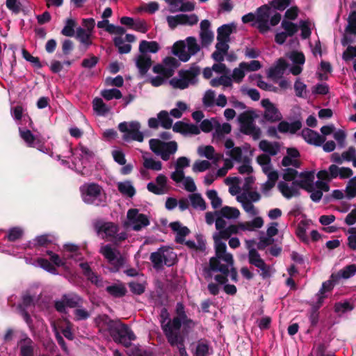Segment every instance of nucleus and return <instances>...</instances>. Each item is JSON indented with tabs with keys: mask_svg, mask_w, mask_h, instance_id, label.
Returning a JSON list of instances; mask_svg holds the SVG:
<instances>
[{
	"mask_svg": "<svg viewBox=\"0 0 356 356\" xmlns=\"http://www.w3.org/2000/svg\"><path fill=\"white\" fill-rule=\"evenodd\" d=\"M264 220L261 217H256L250 221L241 222L237 225H232L213 234L216 254L210 259V269L208 275L213 276V271H220L227 274L229 268L234 264L233 256L227 252V245L222 239H227L232 234H239L241 231L253 232L261 228Z\"/></svg>",
	"mask_w": 356,
	"mask_h": 356,
	"instance_id": "1",
	"label": "nucleus"
},
{
	"mask_svg": "<svg viewBox=\"0 0 356 356\" xmlns=\"http://www.w3.org/2000/svg\"><path fill=\"white\" fill-rule=\"evenodd\" d=\"M110 336L115 343H120L128 348L127 354L129 356H152L150 353L132 346L131 341L135 340L136 336L129 327L120 321L117 322Z\"/></svg>",
	"mask_w": 356,
	"mask_h": 356,
	"instance_id": "2",
	"label": "nucleus"
},
{
	"mask_svg": "<svg viewBox=\"0 0 356 356\" xmlns=\"http://www.w3.org/2000/svg\"><path fill=\"white\" fill-rule=\"evenodd\" d=\"M177 316L172 319L171 323L164 324V334L166 338H168L172 342L176 339V333L181 331L188 334V332L195 326L193 321L188 318L185 313L184 307L182 303L178 302L176 305Z\"/></svg>",
	"mask_w": 356,
	"mask_h": 356,
	"instance_id": "3",
	"label": "nucleus"
},
{
	"mask_svg": "<svg viewBox=\"0 0 356 356\" xmlns=\"http://www.w3.org/2000/svg\"><path fill=\"white\" fill-rule=\"evenodd\" d=\"M315 172L314 171L301 173L295 180L297 186L310 193L311 199L316 202H319L323 196V192L328 191V184L319 179L314 182Z\"/></svg>",
	"mask_w": 356,
	"mask_h": 356,
	"instance_id": "4",
	"label": "nucleus"
},
{
	"mask_svg": "<svg viewBox=\"0 0 356 356\" xmlns=\"http://www.w3.org/2000/svg\"><path fill=\"white\" fill-rule=\"evenodd\" d=\"M161 49L160 44L156 41L141 40L138 50L140 54L136 58V65L141 75H145L152 66V58L148 54H156Z\"/></svg>",
	"mask_w": 356,
	"mask_h": 356,
	"instance_id": "5",
	"label": "nucleus"
},
{
	"mask_svg": "<svg viewBox=\"0 0 356 356\" xmlns=\"http://www.w3.org/2000/svg\"><path fill=\"white\" fill-rule=\"evenodd\" d=\"M200 50V46L194 37H188L185 40L177 41L172 47V53L183 62L188 61Z\"/></svg>",
	"mask_w": 356,
	"mask_h": 356,
	"instance_id": "6",
	"label": "nucleus"
},
{
	"mask_svg": "<svg viewBox=\"0 0 356 356\" xmlns=\"http://www.w3.org/2000/svg\"><path fill=\"white\" fill-rule=\"evenodd\" d=\"M83 201L88 204L96 206L104 204L106 202V195L103 188L95 183H86L80 187Z\"/></svg>",
	"mask_w": 356,
	"mask_h": 356,
	"instance_id": "7",
	"label": "nucleus"
},
{
	"mask_svg": "<svg viewBox=\"0 0 356 356\" xmlns=\"http://www.w3.org/2000/svg\"><path fill=\"white\" fill-rule=\"evenodd\" d=\"M95 158V153L86 147L80 145L73 153L72 164L74 170L82 175L88 174V163Z\"/></svg>",
	"mask_w": 356,
	"mask_h": 356,
	"instance_id": "8",
	"label": "nucleus"
},
{
	"mask_svg": "<svg viewBox=\"0 0 356 356\" xmlns=\"http://www.w3.org/2000/svg\"><path fill=\"white\" fill-rule=\"evenodd\" d=\"M224 145L225 154L229 156L227 159H230L232 163L233 161L241 163L248 161V159L252 156L250 146L248 144L241 147H236L232 139L227 138L225 140Z\"/></svg>",
	"mask_w": 356,
	"mask_h": 356,
	"instance_id": "9",
	"label": "nucleus"
},
{
	"mask_svg": "<svg viewBox=\"0 0 356 356\" xmlns=\"http://www.w3.org/2000/svg\"><path fill=\"white\" fill-rule=\"evenodd\" d=\"M234 266V264H232ZM210 269V266L205 269V278L207 280L209 279H213L217 283L219 284L224 285V291L229 295H234L236 293V288L233 284H226V282L227 281V277L230 275V277L232 281L237 282V272L236 269L232 267L229 268V271L227 274L224 275L220 271H213V276L208 275V271Z\"/></svg>",
	"mask_w": 356,
	"mask_h": 356,
	"instance_id": "10",
	"label": "nucleus"
},
{
	"mask_svg": "<svg viewBox=\"0 0 356 356\" xmlns=\"http://www.w3.org/2000/svg\"><path fill=\"white\" fill-rule=\"evenodd\" d=\"M47 254L49 257L51 263L58 267H65L68 258L73 259L76 261H79L81 259L79 247L72 243L64 245V254L62 258L52 251H47Z\"/></svg>",
	"mask_w": 356,
	"mask_h": 356,
	"instance_id": "11",
	"label": "nucleus"
},
{
	"mask_svg": "<svg viewBox=\"0 0 356 356\" xmlns=\"http://www.w3.org/2000/svg\"><path fill=\"white\" fill-rule=\"evenodd\" d=\"M140 124L137 121L123 122L119 124L118 129L123 133L122 139L126 142L136 140L143 142V134L140 131Z\"/></svg>",
	"mask_w": 356,
	"mask_h": 356,
	"instance_id": "12",
	"label": "nucleus"
},
{
	"mask_svg": "<svg viewBox=\"0 0 356 356\" xmlns=\"http://www.w3.org/2000/svg\"><path fill=\"white\" fill-rule=\"evenodd\" d=\"M149 147L152 152L156 155L160 156L164 161L170 159L171 155L174 154L177 150V144L175 141L163 142L159 139H151L149 140Z\"/></svg>",
	"mask_w": 356,
	"mask_h": 356,
	"instance_id": "13",
	"label": "nucleus"
},
{
	"mask_svg": "<svg viewBox=\"0 0 356 356\" xmlns=\"http://www.w3.org/2000/svg\"><path fill=\"white\" fill-rule=\"evenodd\" d=\"M177 259V254L170 248H161L156 252H152L150 260L154 268H159L163 265L172 266Z\"/></svg>",
	"mask_w": 356,
	"mask_h": 356,
	"instance_id": "14",
	"label": "nucleus"
},
{
	"mask_svg": "<svg viewBox=\"0 0 356 356\" xmlns=\"http://www.w3.org/2000/svg\"><path fill=\"white\" fill-rule=\"evenodd\" d=\"M99 252L104 257L108 264L112 266L111 270L117 272L124 264L125 259L120 252L111 245H102Z\"/></svg>",
	"mask_w": 356,
	"mask_h": 356,
	"instance_id": "15",
	"label": "nucleus"
},
{
	"mask_svg": "<svg viewBox=\"0 0 356 356\" xmlns=\"http://www.w3.org/2000/svg\"><path fill=\"white\" fill-rule=\"evenodd\" d=\"M353 175V170L349 168L339 167L334 164L331 165L328 170H320L317 173L318 179L325 181L327 184L333 179H347Z\"/></svg>",
	"mask_w": 356,
	"mask_h": 356,
	"instance_id": "16",
	"label": "nucleus"
},
{
	"mask_svg": "<svg viewBox=\"0 0 356 356\" xmlns=\"http://www.w3.org/2000/svg\"><path fill=\"white\" fill-rule=\"evenodd\" d=\"M149 224L147 216L139 213L136 209H131L127 211V220L124 223L127 227H130L136 231L147 227Z\"/></svg>",
	"mask_w": 356,
	"mask_h": 356,
	"instance_id": "17",
	"label": "nucleus"
},
{
	"mask_svg": "<svg viewBox=\"0 0 356 356\" xmlns=\"http://www.w3.org/2000/svg\"><path fill=\"white\" fill-rule=\"evenodd\" d=\"M240 123V130L246 135H249L254 140H257L261 136V129L257 127L253 118L247 113H242L238 116Z\"/></svg>",
	"mask_w": 356,
	"mask_h": 356,
	"instance_id": "18",
	"label": "nucleus"
},
{
	"mask_svg": "<svg viewBox=\"0 0 356 356\" xmlns=\"http://www.w3.org/2000/svg\"><path fill=\"white\" fill-rule=\"evenodd\" d=\"M196 76L197 74L193 70L181 71L179 76L172 79L170 83L173 88L183 90L195 83Z\"/></svg>",
	"mask_w": 356,
	"mask_h": 356,
	"instance_id": "19",
	"label": "nucleus"
},
{
	"mask_svg": "<svg viewBox=\"0 0 356 356\" xmlns=\"http://www.w3.org/2000/svg\"><path fill=\"white\" fill-rule=\"evenodd\" d=\"M169 27L174 29L178 25L193 26L197 23L198 17L195 14L191 15H177L176 16H168L166 18Z\"/></svg>",
	"mask_w": 356,
	"mask_h": 356,
	"instance_id": "20",
	"label": "nucleus"
},
{
	"mask_svg": "<svg viewBox=\"0 0 356 356\" xmlns=\"http://www.w3.org/2000/svg\"><path fill=\"white\" fill-rule=\"evenodd\" d=\"M179 62L174 57H166L163 63L154 66L153 71L155 73L163 74L165 77L171 76L175 70L178 67Z\"/></svg>",
	"mask_w": 356,
	"mask_h": 356,
	"instance_id": "21",
	"label": "nucleus"
},
{
	"mask_svg": "<svg viewBox=\"0 0 356 356\" xmlns=\"http://www.w3.org/2000/svg\"><path fill=\"white\" fill-rule=\"evenodd\" d=\"M272 14V9L268 6H263L257 9L256 22L261 32L265 33L269 30V19Z\"/></svg>",
	"mask_w": 356,
	"mask_h": 356,
	"instance_id": "22",
	"label": "nucleus"
},
{
	"mask_svg": "<svg viewBox=\"0 0 356 356\" xmlns=\"http://www.w3.org/2000/svg\"><path fill=\"white\" fill-rule=\"evenodd\" d=\"M261 104L265 108L264 118L266 120L270 122H276L282 119V114L275 104H273L268 99H262Z\"/></svg>",
	"mask_w": 356,
	"mask_h": 356,
	"instance_id": "23",
	"label": "nucleus"
},
{
	"mask_svg": "<svg viewBox=\"0 0 356 356\" xmlns=\"http://www.w3.org/2000/svg\"><path fill=\"white\" fill-rule=\"evenodd\" d=\"M249 261L251 264L254 265L261 270V275L264 277L270 275V268L261 259L259 254L254 249H251L249 251Z\"/></svg>",
	"mask_w": 356,
	"mask_h": 356,
	"instance_id": "24",
	"label": "nucleus"
},
{
	"mask_svg": "<svg viewBox=\"0 0 356 356\" xmlns=\"http://www.w3.org/2000/svg\"><path fill=\"white\" fill-rule=\"evenodd\" d=\"M171 13L190 12L195 9L194 3L188 0H165Z\"/></svg>",
	"mask_w": 356,
	"mask_h": 356,
	"instance_id": "25",
	"label": "nucleus"
},
{
	"mask_svg": "<svg viewBox=\"0 0 356 356\" xmlns=\"http://www.w3.org/2000/svg\"><path fill=\"white\" fill-rule=\"evenodd\" d=\"M147 188L149 191L156 195L165 193L168 189L166 177L162 174L159 175L156 179V183H148Z\"/></svg>",
	"mask_w": 356,
	"mask_h": 356,
	"instance_id": "26",
	"label": "nucleus"
},
{
	"mask_svg": "<svg viewBox=\"0 0 356 356\" xmlns=\"http://www.w3.org/2000/svg\"><path fill=\"white\" fill-rule=\"evenodd\" d=\"M118 321H112L106 315H101L96 318L95 322L100 332L105 335H110Z\"/></svg>",
	"mask_w": 356,
	"mask_h": 356,
	"instance_id": "27",
	"label": "nucleus"
},
{
	"mask_svg": "<svg viewBox=\"0 0 356 356\" xmlns=\"http://www.w3.org/2000/svg\"><path fill=\"white\" fill-rule=\"evenodd\" d=\"M277 187L282 195L287 199L298 196L299 194V188L295 181L291 183L289 181H280Z\"/></svg>",
	"mask_w": 356,
	"mask_h": 356,
	"instance_id": "28",
	"label": "nucleus"
},
{
	"mask_svg": "<svg viewBox=\"0 0 356 356\" xmlns=\"http://www.w3.org/2000/svg\"><path fill=\"white\" fill-rule=\"evenodd\" d=\"M301 134L303 139L307 143L316 146H321L325 140L323 136L308 128L302 129Z\"/></svg>",
	"mask_w": 356,
	"mask_h": 356,
	"instance_id": "29",
	"label": "nucleus"
},
{
	"mask_svg": "<svg viewBox=\"0 0 356 356\" xmlns=\"http://www.w3.org/2000/svg\"><path fill=\"white\" fill-rule=\"evenodd\" d=\"M289 58L296 64L290 68V72L293 75H298L302 71V65L305 63V56L302 53L298 51H292L289 54Z\"/></svg>",
	"mask_w": 356,
	"mask_h": 356,
	"instance_id": "30",
	"label": "nucleus"
},
{
	"mask_svg": "<svg viewBox=\"0 0 356 356\" xmlns=\"http://www.w3.org/2000/svg\"><path fill=\"white\" fill-rule=\"evenodd\" d=\"M79 266L81 268L83 275L87 277L91 283L95 284L98 287L103 286V280L100 276L94 273L87 262H81Z\"/></svg>",
	"mask_w": 356,
	"mask_h": 356,
	"instance_id": "31",
	"label": "nucleus"
},
{
	"mask_svg": "<svg viewBox=\"0 0 356 356\" xmlns=\"http://www.w3.org/2000/svg\"><path fill=\"white\" fill-rule=\"evenodd\" d=\"M190 165V160L185 157H179L175 163V171L171 174V179L175 182H178L183 178L184 169L188 167Z\"/></svg>",
	"mask_w": 356,
	"mask_h": 356,
	"instance_id": "32",
	"label": "nucleus"
},
{
	"mask_svg": "<svg viewBox=\"0 0 356 356\" xmlns=\"http://www.w3.org/2000/svg\"><path fill=\"white\" fill-rule=\"evenodd\" d=\"M277 227L278 224L275 222H271L268 225L266 231L267 236L261 238L258 243V248L259 249H263L273 242V239L272 238L277 235L278 232Z\"/></svg>",
	"mask_w": 356,
	"mask_h": 356,
	"instance_id": "33",
	"label": "nucleus"
},
{
	"mask_svg": "<svg viewBox=\"0 0 356 356\" xmlns=\"http://www.w3.org/2000/svg\"><path fill=\"white\" fill-rule=\"evenodd\" d=\"M356 274V264H350L337 273L332 274L331 277L334 281H339L341 279L347 280L353 277Z\"/></svg>",
	"mask_w": 356,
	"mask_h": 356,
	"instance_id": "34",
	"label": "nucleus"
},
{
	"mask_svg": "<svg viewBox=\"0 0 356 356\" xmlns=\"http://www.w3.org/2000/svg\"><path fill=\"white\" fill-rule=\"evenodd\" d=\"M286 67L287 63L286 60L280 58L274 66L268 70V76L273 79H279L284 74Z\"/></svg>",
	"mask_w": 356,
	"mask_h": 356,
	"instance_id": "35",
	"label": "nucleus"
},
{
	"mask_svg": "<svg viewBox=\"0 0 356 356\" xmlns=\"http://www.w3.org/2000/svg\"><path fill=\"white\" fill-rule=\"evenodd\" d=\"M197 152L200 156L205 157L213 162H217L222 157L221 154L216 153L215 149L211 145L200 146L197 149Z\"/></svg>",
	"mask_w": 356,
	"mask_h": 356,
	"instance_id": "36",
	"label": "nucleus"
},
{
	"mask_svg": "<svg viewBox=\"0 0 356 356\" xmlns=\"http://www.w3.org/2000/svg\"><path fill=\"white\" fill-rule=\"evenodd\" d=\"M170 228L172 231L176 234L175 239L178 243H183L184 241L185 237L189 234V229L183 226L179 222H174L170 224Z\"/></svg>",
	"mask_w": 356,
	"mask_h": 356,
	"instance_id": "37",
	"label": "nucleus"
},
{
	"mask_svg": "<svg viewBox=\"0 0 356 356\" xmlns=\"http://www.w3.org/2000/svg\"><path fill=\"white\" fill-rule=\"evenodd\" d=\"M21 356H33L35 343L29 337H25L19 342Z\"/></svg>",
	"mask_w": 356,
	"mask_h": 356,
	"instance_id": "38",
	"label": "nucleus"
},
{
	"mask_svg": "<svg viewBox=\"0 0 356 356\" xmlns=\"http://www.w3.org/2000/svg\"><path fill=\"white\" fill-rule=\"evenodd\" d=\"M20 137L24 140L29 147H40V140L37 136H34L31 131L28 129H19Z\"/></svg>",
	"mask_w": 356,
	"mask_h": 356,
	"instance_id": "39",
	"label": "nucleus"
},
{
	"mask_svg": "<svg viewBox=\"0 0 356 356\" xmlns=\"http://www.w3.org/2000/svg\"><path fill=\"white\" fill-rule=\"evenodd\" d=\"M257 161L259 165L261 166L262 170L266 176H269L271 174H278L277 171L273 169L268 155H259L257 156Z\"/></svg>",
	"mask_w": 356,
	"mask_h": 356,
	"instance_id": "40",
	"label": "nucleus"
},
{
	"mask_svg": "<svg viewBox=\"0 0 356 356\" xmlns=\"http://www.w3.org/2000/svg\"><path fill=\"white\" fill-rule=\"evenodd\" d=\"M302 127V124L300 121H294L291 123L287 122L286 121H282L279 123L277 129L280 132L282 133H289V134H295L297 131L300 129Z\"/></svg>",
	"mask_w": 356,
	"mask_h": 356,
	"instance_id": "41",
	"label": "nucleus"
},
{
	"mask_svg": "<svg viewBox=\"0 0 356 356\" xmlns=\"http://www.w3.org/2000/svg\"><path fill=\"white\" fill-rule=\"evenodd\" d=\"M259 147L261 150L270 156L276 155L280 151V145L276 142H269L266 140L260 141Z\"/></svg>",
	"mask_w": 356,
	"mask_h": 356,
	"instance_id": "42",
	"label": "nucleus"
},
{
	"mask_svg": "<svg viewBox=\"0 0 356 356\" xmlns=\"http://www.w3.org/2000/svg\"><path fill=\"white\" fill-rule=\"evenodd\" d=\"M176 334V339L175 341L172 342L168 338H167L168 341L171 346H177L181 356H187V352L184 345V335L186 334H184L182 331H178Z\"/></svg>",
	"mask_w": 356,
	"mask_h": 356,
	"instance_id": "43",
	"label": "nucleus"
},
{
	"mask_svg": "<svg viewBox=\"0 0 356 356\" xmlns=\"http://www.w3.org/2000/svg\"><path fill=\"white\" fill-rule=\"evenodd\" d=\"M106 291L112 296L120 298L125 295L127 292L126 287L122 283H115L108 286L106 288Z\"/></svg>",
	"mask_w": 356,
	"mask_h": 356,
	"instance_id": "44",
	"label": "nucleus"
},
{
	"mask_svg": "<svg viewBox=\"0 0 356 356\" xmlns=\"http://www.w3.org/2000/svg\"><path fill=\"white\" fill-rule=\"evenodd\" d=\"M234 24H224L218 29L217 40L229 41V37L233 30L235 29Z\"/></svg>",
	"mask_w": 356,
	"mask_h": 356,
	"instance_id": "45",
	"label": "nucleus"
},
{
	"mask_svg": "<svg viewBox=\"0 0 356 356\" xmlns=\"http://www.w3.org/2000/svg\"><path fill=\"white\" fill-rule=\"evenodd\" d=\"M92 35V33H90L88 31H86L83 28L76 29V37L79 40V41L86 46V47H89L92 44L91 37Z\"/></svg>",
	"mask_w": 356,
	"mask_h": 356,
	"instance_id": "46",
	"label": "nucleus"
},
{
	"mask_svg": "<svg viewBox=\"0 0 356 356\" xmlns=\"http://www.w3.org/2000/svg\"><path fill=\"white\" fill-rule=\"evenodd\" d=\"M218 215L229 220L237 219L240 216V211L236 208L225 206L218 211Z\"/></svg>",
	"mask_w": 356,
	"mask_h": 356,
	"instance_id": "47",
	"label": "nucleus"
},
{
	"mask_svg": "<svg viewBox=\"0 0 356 356\" xmlns=\"http://www.w3.org/2000/svg\"><path fill=\"white\" fill-rule=\"evenodd\" d=\"M232 127L229 123L225 122L220 124L218 121L216 122V126L213 132V138L220 139L225 135L228 134L231 132Z\"/></svg>",
	"mask_w": 356,
	"mask_h": 356,
	"instance_id": "48",
	"label": "nucleus"
},
{
	"mask_svg": "<svg viewBox=\"0 0 356 356\" xmlns=\"http://www.w3.org/2000/svg\"><path fill=\"white\" fill-rule=\"evenodd\" d=\"M118 188L123 195L129 197H132L136 193V190L129 181L119 182Z\"/></svg>",
	"mask_w": 356,
	"mask_h": 356,
	"instance_id": "49",
	"label": "nucleus"
},
{
	"mask_svg": "<svg viewBox=\"0 0 356 356\" xmlns=\"http://www.w3.org/2000/svg\"><path fill=\"white\" fill-rule=\"evenodd\" d=\"M337 282L338 281H334L331 278L330 280L323 283L321 289L316 295L319 305H321L323 299L326 298L325 293L330 291L332 289L334 284Z\"/></svg>",
	"mask_w": 356,
	"mask_h": 356,
	"instance_id": "50",
	"label": "nucleus"
},
{
	"mask_svg": "<svg viewBox=\"0 0 356 356\" xmlns=\"http://www.w3.org/2000/svg\"><path fill=\"white\" fill-rule=\"evenodd\" d=\"M243 197H236V200L238 202H240L242 205L244 211L248 213L250 217H259L258 214L259 213V210L253 205L251 202H245Z\"/></svg>",
	"mask_w": 356,
	"mask_h": 356,
	"instance_id": "51",
	"label": "nucleus"
},
{
	"mask_svg": "<svg viewBox=\"0 0 356 356\" xmlns=\"http://www.w3.org/2000/svg\"><path fill=\"white\" fill-rule=\"evenodd\" d=\"M118 232L117 226L112 222H105L99 229V233L100 234H104L106 237L115 236Z\"/></svg>",
	"mask_w": 356,
	"mask_h": 356,
	"instance_id": "52",
	"label": "nucleus"
},
{
	"mask_svg": "<svg viewBox=\"0 0 356 356\" xmlns=\"http://www.w3.org/2000/svg\"><path fill=\"white\" fill-rule=\"evenodd\" d=\"M92 107L95 112L99 115H106L110 111V108L104 103L101 98H95L92 102Z\"/></svg>",
	"mask_w": 356,
	"mask_h": 356,
	"instance_id": "53",
	"label": "nucleus"
},
{
	"mask_svg": "<svg viewBox=\"0 0 356 356\" xmlns=\"http://www.w3.org/2000/svg\"><path fill=\"white\" fill-rule=\"evenodd\" d=\"M113 42L120 54H128L131 51V45L130 44L125 43V40L122 37L115 36L113 38Z\"/></svg>",
	"mask_w": 356,
	"mask_h": 356,
	"instance_id": "54",
	"label": "nucleus"
},
{
	"mask_svg": "<svg viewBox=\"0 0 356 356\" xmlns=\"http://www.w3.org/2000/svg\"><path fill=\"white\" fill-rule=\"evenodd\" d=\"M244 65H245V63H241L238 65V67L233 70L232 74L230 76L232 82L234 81L236 83H241L243 81V78L245 76V73L247 72L245 68L244 67Z\"/></svg>",
	"mask_w": 356,
	"mask_h": 356,
	"instance_id": "55",
	"label": "nucleus"
},
{
	"mask_svg": "<svg viewBox=\"0 0 356 356\" xmlns=\"http://www.w3.org/2000/svg\"><path fill=\"white\" fill-rule=\"evenodd\" d=\"M210 84L213 87L222 86L224 88H228L232 86V80L229 76L222 75L220 77L211 79Z\"/></svg>",
	"mask_w": 356,
	"mask_h": 356,
	"instance_id": "56",
	"label": "nucleus"
},
{
	"mask_svg": "<svg viewBox=\"0 0 356 356\" xmlns=\"http://www.w3.org/2000/svg\"><path fill=\"white\" fill-rule=\"evenodd\" d=\"M143 166L147 169H151L155 171L161 170L162 163L159 161H156L152 157L143 156Z\"/></svg>",
	"mask_w": 356,
	"mask_h": 356,
	"instance_id": "57",
	"label": "nucleus"
},
{
	"mask_svg": "<svg viewBox=\"0 0 356 356\" xmlns=\"http://www.w3.org/2000/svg\"><path fill=\"white\" fill-rule=\"evenodd\" d=\"M35 266H40V268H43L46 271L54 274L57 275L58 271L56 267L47 259L40 258L38 259L36 261V264H34Z\"/></svg>",
	"mask_w": 356,
	"mask_h": 356,
	"instance_id": "58",
	"label": "nucleus"
},
{
	"mask_svg": "<svg viewBox=\"0 0 356 356\" xmlns=\"http://www.w3.org/2000/svg\"><path fill=\"white\" fill-rule=\"evenodd\" d=\"M64 298L67 307H76L82 303V299L76 294L71 293L64 295Z\"/></svg>",
	"mask_w": 356,
	"mask_h": 356,
	"instance_id": "59",
	"label": "nucleus"
},
{
	"mask_svg": "<svg viewBox=\"0 0 356 356\" xmlns=\"http://www.w3.org/2000/svg\"><path fill=\"white\" fill-rule=\"evenodd\" d=\"M268 180L262 184L261 191L263 193L267 195L268 192L274 187L277 179L278 174H271L267 176Z\"/></svg>",
	"mask_w": 356,
	"mask_h": 356,
	"instance_id": "60",
	"label": "nucleus"
},
{
	"mask_svg": "<svg viewBox=\"0 0 356 356\" xmlns=\"http://www.w3.org/2000/svg\"><path fill=\"white\" fill-rule=\"evenodd\" d=\"M190 200L192 206L195 209L200 210L206 209V203L200 195L194 193L190 195Z\"/></svg>",
	"mask_w": 356,
	"mask_h": 356,
	"instance_id": "61",
	"label": "nucleus"
},
{
	"mask_svg": "<svg viewBox=\"0 0 356 356\" xmlns=\"http://www.w3.org/2000/svg\"><path fill=\"white\" fill-rule=\"evenodd\" d=\"M101 95L106 100L119 99L122 97L121 92L116 88L104 90L101 92Z\"/></svg>",
	"mask_w": 356,
	"mask_h": 356,
	"instance_id": "62",
	"label": "nucleus"
},
{
	"mask_svg": "<svg viewBox=\"0 0 356 356\" xmlns=\"http://www.w3.org/2000/svg\"><path fill=\"white\" fill-rule=\"evenodd\" d=\"M345 193L348 199L356 196V177L349 180L346 187Z\"/></svg>",
	"mask_w": 356,
	"mask_h": 356,
	"instance_id": "63",
	"label": "nucleus"
},
{
	"mask_svg": "<svg viewBox=\"0 0 356 356\" xmlns=\"http://www.w3.org/2000/svg\"><path fill=\"white\" fill-rule=\"evenodd\" d=\"M346 31L353 34H356V10H351L348 17V24Z\"/></svg>",
	"mask_w": 356,
	"mask_h": 356,
	"instance_id": "64",
	"label": "nucleus"
}]
</instances>
